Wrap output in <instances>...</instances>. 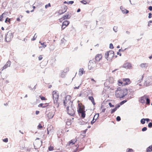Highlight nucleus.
Masks as SVG:
<instances>
[{"instance_id": "1", "label": "nucleus", "mask_w": 152, "mask_h": 152, "mask_svg": "<svg viewBox=\"0 0 152 152\" xmlns=\"http://www.w3.org/2000/svg\"><path fill=\"white\" fill-rule=\"evenodd\" d=\"M127 91V89H122L121 88L118 87L115 91V95L117 98H123L126 95Z\"/></svg>"}, {"instance_id": "2", "label": "nucleus", "mask_w": 152, "mask_h": 152, "mask_svg": "<svg viewBox=\"0 0 152 152\" xmlns=\"http://www.w3.org/2000/svg\"><path fill=\"white\" fill-rule=\"evenodd\" d=\"M131 81L129 78H123L119 80L118 81V85L119 86H126L130 84Z\"/></svg>"}, {"instance_id": "3", "label": "nucleus", "mask_w": 152, "mask_h": 152, "mask_svg": "<svg viewBox=\"0 0 152 152\" xmlns=\"http://www.w3.org/2000/svg\"><path fill=\"white\" fill-rule=\"evenodd\" d=\"M114 53L112 50L108 51L105 54V57L107 60H111L114 57Z\"/></svg>"}, {"instance_id": "4", "label": "nucleus", "mask_w": 152, "mask_h": 152, "mask_svg": "<svg viewBox=\"0 0 152 152\" xmlns=\"http://www.w3.org/2000/svg\"><path fill=\"white\" fill-rule=\"evenodd\" d=\"M71 97L70 95L66 96L65 99L64 101V105L65 106H68L70 104L71 101Z\"/></svg>"}, {"instance_id": "5", "label": "nucleus", "mask_w": 152, "mask_h": 152, "mask_svg": "<svg viewBox=\"0 0 152 152\" xmlns=\"http://www.w3.org/2000/svg\"><path fill=\"white\" fill-rule=\"evenodd\" d=\"M52 94L54 102L56 103L58 99L59 95L58 91H54L52 92Z\"/></svg>"}, {"instance_id": "6", "label": "nucleus", "mask_w": 152, "mask_h": 152, "mask_svg": "<svg viewBox=\"0 0 152 152\" xmlns=\"http://www.w3.org/2000/svg\"><path fill=\"white\" fill-rule=\"evenodd\" d=\"M66 111L67 113L71 116H74L75 114V110L72 107L67 106Z\"/></svg>"}, {"instance_id": "7", "label": "nucleus", "mask_w": 152, "mask_h": 152, "mask_svg": "<svg viewBox=\"0 0 152 152\" xmlns=\"http://www.w3.org/2000/svg\"><path fill=\"white\" fill-rule=\"evenodd\" d=\"M13 37V34L10 31H8L6 36L5 39L7 42H9L12 39Z\"/></svg>"}, {"instance_id": "8", "label": "nucleus", "mask_w": 152, "mask_h": 152, "mask_svg": "<svg viewBox=\"0 0 152 152\" xmlns=\"http://www.w3.org/2000/svg\"><path fill=\"white\" fill-rule=\"evenodd\" d=\"M77 102L78 104L77 111L78 113H79L85 111V107L81 103H80V102L79 101H78Z\"/></svg>"}, {"instance_id": "9", "label": "nucleus", "mask_w": 152, "mask_h": 152, "mask_svg": "<svg viewBox=\"0 0 152 152\" xmlns=\"http://www.w3.org/2000/svg\"><path fill=\"white\" fill-rule=\"evenodd\" d=\"M96 62L94 61L90 60L88 64V68L91 70L95 66Z\"/></svg>"}, {"instance_id": "10", "label": "nucleus", "mask_w": 152, "mask_h": 152, "mask_svg": "<svg viewBox=\"0 0 152 152\" xmlns=\"http://www.w3.org/2000/svg\"><path fill=\"white\" fill-rule=\"evenodd\" d=\"M66 9L67 7H66L64 6L61 7V8L58 11V14L60 15L62 14L66 11Z\"/></svg>"}, {"instance_id": "11", "label": "nucleus", "mask_w": 152, "mask_h": 152, "mask_svg": "<svg viewBox=\"0 0 152 152\" xmlns=\"http://www.w3.org/2000/svg\"><path fill=\"white\" fill-rule=\"evenodd\" d=\"M71 17V14L70 13H68L67 14L64 15L63 16L62 18H61L59 19V20L61 21V20H65L66 19H69Z\"/></svg>"}, {"instance_id": "12", "label": "nucleus", "mask_w": 152, "mask_h": 152, "mask_svg": "<svg viewBox=\"0 0 152 152\" xmlns=\"http://www.w3.org/2000/svg\"><path fill=\"white\" fill-rule=\"evenodd\" d=\"M69 23V21L68 20H65L62 23L61 26V28L62 29H64L66 26H67Z\"/></svg>"}, {"instance_id": "13", "label": "nucleus", "mask_w": 152, "mask_h": 152, "mask_svg": "<svg viewBox=\"0 0 152 152\" xmlns=\"http://www.w3.org/2000/svg\"><path fill=\"white\" fill-rule=\"evenodd\" d=\"M77 141V139H76L72 140L68 142L67 145H72L74 144L75 143V142Z\"/></svg>"}, {"instance_id": "14", "label": "nucleus", "mask_w": 152, "mask_h": 152, "mask_svg": "<svg viewBox=\"0 0 152 152\" xmlns=\"http://www.w3.org/2000/svg\"><path fill=\"white\" fill-rule=\"evenodd\" d=\"M123 67L126 69H131L132 66L131 64L127 63L124 64Z\"/></svg>"}, {"instance_id": "15", "label": "nucleus", "mask_w": 152, "mask_h": 152, "mask_svg": "<svg viewBox=\"0 0 152 152\" xmlns=\"http://www.w3.org/2000/svg\"><path fill=\"white\" fill-rule=\"evenodd\" d=\"M11 65V61H8L6 64L2 68L1 71H2L4 69H6L7 68L10 67Z\"/></svg>"}, {"instance_id": "16", "label": "nucleus", "mask_w": 152, "mask_h": 152, "mask_svg": "<svg viewBox=\"0 0 152 152\" xmlns=\"http://www.w3.org/2000/svg\"><path fill=\"white\" fill-rule=\"evenodd\" d=\"M47 131H48V134H49V133L50 132H52L53 131V127L50 125H49L48 126V127L47 128Z\"/></svg>"}, {"instance_id": "17", "label": "nucleus", "mask_w": 152, "mask_h": 152, "mask_svg": "<svg viewBox=\"0 0 152 152\" xmlns=\"http://www.w3.org/2000/svg\"><path fill=\"white\" fill-rule=\"evenodd\" d=\"M120 9L122 12L123 14H126L129 12V11L126 9L123 6H121L120 7Z\"/></svg>"}, {"instance_id": "18", "label": "nucleus", "mask_w": 152, "mask_h": 152, "mask_svg": "<svg viewBox=\"0 0 152 152\" xmlns=\"http://www.w3.org/2000/svg\"><path fill=\"white\" fill-rule=\"evenodd\" d=\"M102 56L101 54H97L95 57V59L97 61H99L102 59Z\"/></svg>"}, {"instance_id": "19", "label": "nucleus", "mask_w": 152, "mask_h": 152, "mask_svg": "<svg viewBox=\"0 0 152 152\" xmlns=\"http://www.w3.org/2000/svg\"><path fill=\"white\" fill-rule=\"evenodd\" d=\"M148 64L147 63H142L140 66L142 69H146L148 66Z\"/></svg>"}, {"instance_id": "20", "label": "nucleus", "mask_w": 152, "mask_h": 152, "mask_svg": "<svg viewBox=\"0 0 152 152\" xmlns=\"http://www.w3.org/2000/svg\"><path fill=\"white\" fill-rule=\"evenodd\" d=\"M146 99V95H144L143 96L141 97L140 100V103H143L145 102V100Z\"/></svg>"}, {"instance_id": "21", "label": "nucleus", "mask_w": 152, "mask_h": 152, "mask_svg": "<svg viewBox=\"0 0 152 152\" xmlns=\"http://www.w3.org/2000/svg\"><path fill=\"white\" fill-rule=\"evenodd\" d=\"M48 105V104L46 103L45 104H43V103H40V104L39 105V107H41L42 108H44L46 107Z\"/></svg>"}, {"instance_id": "22", "label": "nucleus", "mask_w": 152, "mask_h": 152, "mask_svg": "<svg viewBox=\"0 0 152 152\" xmlns=\"http://www.w3.org/2000/svg\"><path fill=\"white\" fill-rule=\"evenodd\" d=\"M47 117L48 119H50L52 118L53 116V113L51 112H49L47 115Z\"/></svg>"}, {"instance_id": "23", "label": "nucleus", "mask_w": 152, "mask_h": 152, "mask_svg": "<svg viewBox=\"0 0 152 152\" xmlns=\"http://www.w3.org/2000/svg\"><path fill=\"white\" fill-rule=\"evenodd\" d=\"M85 72L83 68L80 69L79 70V75H82Z\"/></svg>"}, {"instance_id": "24", "label": "nucleus", "mask_w": 152, "mask_h": 152, "mask_svg": "<svg viewBox=\"0 0 152 152\" xmlns=\"http://www.w3.org/2000/svg\"><path fill=\"white\" fill-rule=\"evenodd\" d=\"M89 99L92 102V104H93L94 105L95 104V103L94 102V98L93 97V96H89L88 97Z\"/></svg>"}, {"instance_id": "25", "label": "nucleus", "mask_w": 152, "mask_h": 152, "mask_svg": "<svg viewBox=\"0 0 152 152\" xmlns=\"http://www.w3.org/2000/svg\"><path fill=\"white\" fill-rule=\"evenodd\" d=\"M79 115L80 114H81V117L83 118H84L86 116V113H85V111H84L83 112H81L80 113H78Z\"/></svg>"}, {"instance_id": "26", "label": "nucleus", "mask_w": 152, "mask_h": 152, "mask_svg": "<svg viewBox=\"0 0 152 152\" xmlns=\"http://www.w3.org/2000/svg\"><path fill=\"white\" fill-rule=\"evenodd\" d=\"M146 151L147 152H150L152 151V145L147 148Z\"/></svg>"}, {"instance_id": "27", "label": "nucleus", "mask_w": 152, "mask_h": 152, "mask_svg": "<svg viewBox=\"0 0 152 152\" xmlns=\"http://www.w3.org/2000/svg\"><path fill=\"white\" fill-rule=\"evenodd\" d=\"M99 115V113H96L95 114V115H94L93 119L96 120L98 118Z\"/></svg>"}, {"instance_id": "28", "label": "nucleus", "mask_w": 152, "mask_h": 152, "mask_svg": "<svg viewBox=\"0 0 152 152\" xmlns=\"http://www.w3.org/2000/svg\"><path fill=\"white\" fill-rule=\"evenodd\" d=\"M119 107H120V105H118V106L117 107H115L114 109L112 110L111 111V114H112L114 112H115L117 110V108Z\"/></svg>"}, {"instance_id": "29", "label": "nucleus", "mask_w": 152, "mask_h": 152, "mask_svg": "<svg viewBox=\"0 0 152 152\" xmlns=\"http://www.w3.org/2000/svg\"><path fill=\"white\" fill-rule=\"evenodd\" d=\"M39 43H40L41 45L42 46V47H43L44 48H45V47H46V46H47V45H46V43H45V42H43V43H42V42H39Z\"/></svg>"}, {"instance_id": "30", "label": "nucleus", "mask_w": 152, "mask_h": 152, "mask_svg": "<svg viewBox=\"0 0 152 152\" xmlns=\"http://www.w3.org/2000/svg\"><path fill=\"white\" fill-rule=\"evenodd\" d=\"M10 19L9 18H7L5 20V22L6 23H9L10 24Z\"/></svg>"}, {"instance_id": "31", "label": "nucleus", "mask_w": 152, "mask_h": 152, "mask_svg": "<svg viewBox=\"0 0 152 152\" xmlns=\"http://www.w3.org/2000/svg\"><path fill=\"white\" fill-rule=\"evenodd\" d=\"M48 150L49 151H52L54 150V147L53 146L50 145L49 147Z\"/></svg>"}, {"instance_id": "32", "label": "nucleus", "mask_w": 152, "mask_h": 152, "mask_svg": "<svg viewBox=\"0 0 152 152\" xmlns=\"http://www.w3.org/2000/svg\"><path fill=\"white\" fill-rule=\"evenodd\" d=\"M145 118H142L140 122L142 124H144L145 123Z\"/></svg>"}, {"instance_id": "33", "label": "nucleus", "mask_w": 152, "mask_h": 152, "mask_svg": "<svg viewBox=\"0 0 152 152\" xmlns=\"http://www.w3.org/2000/svg\"><path fill=\"white\" fill-rule=\"evenodd\" d=\"M37 36L36 35V34H34V35L33 37V38L31 39V40L32 41H34V40H35L37 38Z\"/></svg>"}, {"instance_id": "34", "label": "nucleus", "mask_w": 152, "mask_h": 152, "mask_svg": "<svg viewBox=\"0 0 152 152\" xmlns=\"http://www.w3.org/2000/svg\"><path fill=\"white\" fill-rule=\"evenodd\" d=\"M80 2L83 4H88L89 3V2L88 3H87V1H86L85 0H83V1H80Z\"/></svg>"}, {"instance_id": "35", "label": "nucleus", "mask_w": 152, "mask_h": 152, "mask_svg": "<svg viewBox=\"0 0 152 152\" xmlns=\"http://www.w3.org/2000/svg\"><path fill=\"white\" fill-rule=\"evenodd\" d=\"M71 124V121L70 120H68L66 122V125H70Z\"/></svg>"}, {"instance_id": "36", "label": "nucleus", "mask_w": 152, "mask_h": 152, "mask_svg": "<svg viewBox=\"0 0 152 152\" xmlns=\"http://www.w3.org/2000/svg\"><path fill=\"white\" fill-rule=\"evenodd\" d=\"M4 15V13H3L1 16H0V21H2L3 20V18Z\"/></svg>"}, {"instance_id": "37", "label": "nucleus", "mask_w": 152, "mask_h": 152, "mask_svg": "<svg viewBox=\"0 0 152 152\" xmlns=\"http://www.w3.org/2000/svg\"><path fill=\"white\" fill-rule=\"evenodd\" d=\"M146 104H150V100L148 98H146Z\"/></svg>"}, {"instance_id": "38", "label": "nucleus", "mask_w": 152, "mask_h": 152, "mask_svg": "<svg viewBox=\"0 0 152 152\" xmlns=\"http://www.w3.org/2000/svg\"><path fill=\"white\" fill-rule=\"evenodd\" d=\"M127 152H134L133 150L132 149L128 148L127 150Z\"/></svg>"}, {"instance_id": "39", "label": "nucleus", "mask_w": 152, "mask_h": 152, "mask_svg": "<svg viewBox=\"0 0 152 152\" xmlns=\"http://www.w3.org/2000/svg\"><path fill=\"white\" fill-rule=\"evenodd\" d=\"M39 97L41 98V99L42 100H47L46 99L44 96H39Z\"/></svg>"}, {"instance_id": "40", "label": "nucleus", "mask_w": 152, "mask_h": 152, "mask_svg": "<svg viewBox=\"0 0 152 152\" xmlns=\"http://www.w3.org/2000/svg\"><path fill=\"white\" fill-rule=\"evenodd\" d=\"M65 73L64 72H62L60 75V76L61 77H64L65 76Z\"/></svg>"}, {"instance_id": "41", "label": "nucleus", "mask_w": 152, "mask_h": 152, "mask_svg": "<svg viewBox=\"0 0 152 152\" xmlns=\"http://www.w3.org/2000/svg\"><path fill=\"white\" fill-rule=\"evenodd\" d=\"M38 129H41L42 128V125L40 124H39L37 126Z\"/></svg>"}, {"instance_id": "42", "label": "nucleus", "mask_w": 152, "mask_h": 152, "mask_svg": "<svg viewBox=\"0 0 152 152\" xmlns=\"http://www.w3.org/2000/svg\"><path fill=\"white\" fill-rule=\"evenodd\" d=\"M51 7V5L49 3L48 4H47L45 5V7L46 9H47L48 8V7Z\"/></svg>"}, {"instance_id": "43", "label": "nucleus", "mask_w": 152, "mask_h": 152, "mask_svg": "<svg viewBox=\"0 0 152 152\" xmlns=\"http://www.w3.org/2000/svg\"><path fill=\"white\" fill-rule=\"evenodd\" d=\"M148 127L149 128H151L152 127V123L151 122H150L149 123L148 125Z\"/></svg>"}, {"instance_id": "44", "label": "nucleus", "mask_w": 152, "mask_h": 152, "mask_svg": "<svg viewBox=\"0 0 152 152\" xmlns=\"http://www.w3.org/2000/svg\"><path fill=\"white\" fill-rule=\"evenodd\" d=\"M42 58V55H40L38 57V59L39 61L41 60Z\"/></svg>"}, {"instance_id": "45", "label": "nucleus", "mask_w": 152, "mask_h": 152, "mask_svg": "<svg viewBox=\"0 0 152 152\" xmlns=\"http://www.w3.org/2000/svg\"><path fill=\"white\" fill-rule=\"evenodd\" d=\"M73 3H74V1H69L67 2V4H73Z\"/></svg>"}, {"instance_id": "46", "label": "nucleus", "mask_w": 152, "mask_h": 152, "mask_svg": "<svg viewBox=\"0 0 152 152\" xmlns=\"http://www.w3.org/2000/svg\"><path fill=\"white\" fill-rule=\"evenodd\" d=\"M110 48L111 49H113L114 48V47L112 43H110Z\"/></svg>"}, {"instance_id": "47", "label": "nucleus", "mask_w": 152, "mask_h": 152, "mask_svg": "<svg viewBox=\"0 0 152 152\" xmlns=\"http://www.w3.org/2000/svg\"><path fill=\"white\" fill-rule=\"evenodd\" d=\"M121 120V118L120 117L118 116L116 118V120L117 121H119Z\"/></svg>"}, {"instance_id": "48", "label": "nucleus", "mask_w": 152, "mask_h": 152, "mask_svg": "<svg viewBox=\"0 0 152 152\" xmlns=\"http://www.w3.org/2000/svg\"><path fill=\"white\" fill-rule=\"evenodd\" d=\"M147 130V128L146 127H144L142 129V131H146Z\"/></svg>"}, {"instance_id": "49", "label": "nucleus", "mask_w": 152, "mask_h": 152, "mask_svg": "<svg viewBox=\"0 0 152 152\" xmlns=\"http://www.w3.org/2000/svg\"><path fill=\"white\" fill-rule=\"evenodd\" d=\"M3 141L4 142H8V138H6L4 139H3Z\"/></svg>"}, {"instance_id": "50", "label": "nucleus", "mask_w": 152, "mask_h": 152, "mask_svg": "<svg viewBox=\"0 0 152 152\" xmlns=\"http://www.w3.org/2000/svg\"><path fill=\"white\" fill-rule=\"evenodd\" d=\"M152 23V20H150L149 21L148 24V26H150L151 25V23Z\"/></svg>"}, {"instance_id": "51", "label": "nucleus", "mask_w": 152, "mask_h": 152, "mask_svg": "<svg viewBox=\"0 0 152 152\" xmlns=\"http://www.w3.org/2000/svg\"><path fill=\"white\" fill-rule=\"evenodd\" d=\"M148 18H150L152 17V14L151 13H149L148 14Z\"/></svg>"}, {"instance_id": "52", "label": "nucleus", "mask_w": 152, "mask_h": 152, "mask_svg": "<svg viewBox=\"0 0 152 152\" xmlns=\"http://www.w3.org/2000/svg\"><path fill=\"white\" fill-rule=\"evenodd\" d=\"M109 105L111 107H114V105L112 104L111 103L109 102Z\"/></svg>"}, {"instance_id": "53", "label": "nucleus", "mask_w": 152, "mask_h": 152, "mask_svg": "<svg viewBox=\"0 0 152 152\" xmlns=\"http://www.w3.org/2000/svg\"><path fill=\"white\" fill-rule=\"evenodd\" d=\"M148 9L150 10L151 11L152 10V7L151 6H149Z\"/></svg>"}, {"instance_id": "54", "label": "nucleus", "mask_w": 152, "mask_h": 152, "mask_svg": "<svg viewBox=\"0 0 152 152\" xmlns=\"http://www.w3.org/2000/svg\"><path fill=\"white\" fill-rule=\"evenodd\" d=\"M95 121L96 120L93 119V120L91 121V124H94Z\"/></svg>"}, {"instance_id": "55", "label": "nucleus", "mask_w": 152, "mask_h": 152, "mask_svg": "<svg viewBox=\"0 0 152 152\" xmlns=\"http://www.w3.org/2000/svg\"><path fill=\"white\" fill-rule=\"evenodd\" d=\"M145 121H146L147 123L150 121V119L149 118H145Z\"/></svg>"}, {"instance_id": "56", "label": "nucleus", "mask_w": 152, "mask_h": 152, "mask_svg": "<svg viewBox=\"0 0 152 152\" xmlns=\"http://www.w3.org/2000/svg\"><path fill=\"white\" fill-rule=\"evenodd\" d=\"M79 87H80V86H78V87H75L74 88V89H78L79 88Z\"/></svg>"}, {"instance_id": "57", "label": "nucleus", "mask_w": 152, "mask_h": 152, "mask_svg": "<svg viewBox=\"0 0 152 152\" xmlns=\"http://www.w3.org/2000/svg\"><path fill=\"white\" fill-rule=\"evenodd\" d=\"M39 113V111H36V115L38 114Z\"/></svg>"}, {"instance_id": "58", "label": "nucleus", "mask_w": 152, "mask_h": 152, "mask_svg": "<svg viewBox=\"0 0 152 152\" xmlns=\"http://www.w3.org/2000/svg\"><path fill=\"white\" fill-rule=\"evenodd\" d=\"M105 110V109L104 108L102 110V112H104Z\"/></svg>"}, {"instance_id": "59", "label": "nucleus", "mask_w": 152, "mask_h": 152, "mask_svg": "<svg viewBox=\"0 0 152 152\" xmlns=\"http://www.w3.org/2000/svg\"><path fill=\"white\" fill-rule=\"evenodd\" d=\"M77 148L76 149V150L75 151V152H77V148L78 147V145H77Z\"/></svg>"}, {"instance_id": "60", "label": "nucleus", "mask_w": 152, "mask_h": 152, "mask_svg": "<svg viewBox=\"0 0 152 152\" xmlns=\"http://www.w3.org/2000/svg\"><path fill=\"white\" fill-rule=\"evenodd\" d=\"M117 54L118 55H119L120 56H121V54L119 52H118L117 53Z\"/></svg>"}, {"instance_id": "61", "label": "nucleus", "mask_w": 152, "mask_h": 152, "mask_svg": "<svg viewBox=\"0 0 152 152\" xmlns=\"http://www.w3.org/2000/svg\"><path fill=\"white\" fill-rule=\"evenodd\" d=\"M91 80L94 81L95 83H96V81L93 78H91Z\"/></svg>"}, {"instance_id": "62", "label": "nucleus", "mask_w": 152, "mask_h": 152, "mask_svg": "<svg viewBox=\"0 0 152 152\" xmlns=\"http://www.w3.org/2000/svg\"><path fill=\"white\" fill-rule=\"evenodd\" d=\"M80 11V8H79L77 10V12H78Z\"/></svg>"}, {"instance_id": "63", "label": "nucleus", "mask_w": 152, "mask_h": 152, "mask_svg": "<svg viewBox=\"0 0 152 152\" xmlns=\"http://www.w3.org/2000/svg\"><path fill=\"white\" fill-rule=\"evenodd\" d=\"M149 58L150 59H151V58H152V55L149 57Z\"/></svg>"}, {"instance_id": "64", "label": "nucleus", "mask_w": 152, "mask_h": 152, "mask_svg": "<svg viewBox=\"0 0 152 152\" xmlns=\"http://www.w3.org/2000/svg\"><path fill=\"white\" fill-rule=\"evenodd\" d=\"M26 12L27 13H29L30 12L28 10L26 11Z\"/></svg>"}]
</instances>
